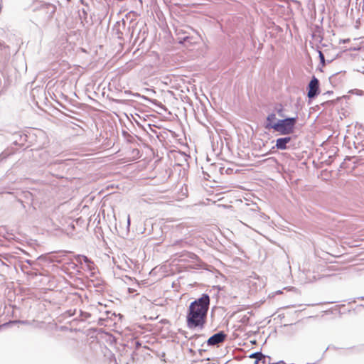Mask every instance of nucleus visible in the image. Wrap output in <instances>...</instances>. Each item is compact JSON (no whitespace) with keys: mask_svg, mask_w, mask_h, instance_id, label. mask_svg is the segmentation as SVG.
Segmentation results:
<instances>
[{"mask_svg":"<svg viewBox=\"0 0 364 364\" xmlns=\"http://www.w3.org/2000/svg\"><path fill=\"white\" fill-rule=\"evenodd\" d=\"M134 291H136L135 289H132V288H129V293H134Z\"/></svg>","mask_w":364,"mask_h":364,"instance_id":"11","label":"nucleus"},{"mask_svg":"<svg viewBox=\"0 0 364 364\" xmlns=\"http://www.w3.org/2000/svg\"><path fill=\"white\" fill-rule=\"evenodd\" d=\"M291 140V138L289 136L279 138V139H277L276 147L278 149H282V150L286 149L287 148V144L289 142H290Z\"/></svg>","mask_w":364,"mask_h":364,"instance_id":"5","label":"nucleus"},{"mask_svg":"<svg viewBox=\"0 0 364 364\" xmlns=\"http://www.w3.org/2000/svg\"><path fill=\"white\" fill-rule=\"evenodd\" d=\"M226 338V335L223 332H220L214 334L208 340L209 346H215L218 343H223Z\"/></svg>","mask_w":364,"mask_h":364,"instance_id":"4","label":"nucleus"},{"mask_svg":"<svg viewBox=\"0 0 364 364\" xmlns=\"http://www.w3.org/2000/svg\"><path fill=\"white\" fill-rule=\"evenodd\" d=\"M320 57H321V58L322 60H323V59H324L323 55L322 54V53H321V52H320Z\"/></svg>","mask_w":364,"mask_h":364,"instance_id":"13","label":"nucleus"},{"mask_svg":"<svg viewBox=\"0 0 364 364\" xmlns=\"http://www.w3.org/2000/svg\"><path fill=\"white\" fill-rule=\"evenodd\" d=\"M2 48H9V46H5L4 43H1L0 42V48L1 49Z\"/></svg>","mask_w":364,"mask_h":364,"instance_id":"10","label":"nucleus"},{"mask_svg":"<svg viewBox=\"0 0 364 364\" xmlns=\"http://www.w3.org/2000/svg\"><path fill=\"white\" fill-rule=\"evenodd\" d=\"M277 119V117H276V114H274V113H272L270 114H269L267 117V124H266V128L267 129H272V127H269V124H276L277 122H275Z\"/></svg>","mask_w":364,"mask_h":364,"instance_id":"7","label":"nucleus"},{"mask_svg":"<svg viewBox=\"0 0 364 364\" xmlns=\"http://www.w3.org/2000/svg\"><path fill=\"white\" fill-rule=\"evenodd\" d=\"M319 82L318 80L313 77L308 86V97L314 98L318 92Z\"/></svg>","mask_w":364,"mask_h":364,"instance_id":"3","label":"nucleus"},{"mask_svg":"<svg viewBox=\"0 0 364 364\" xmlns=\"http://www.w3.org/2000/svg\"><path fill=\"white\" fill-rule=\"evenodd\" d=\"M52 8H53V11L52 12L54 13L55 11L56 8L53 5L52 6Z\"/></svg>","mask_w":364,"mask_h":364,"instance_id":"12","label":"nucleus"},{"mask_svg":"<svg viewBox=\"0 0 364 364\" xmlns=\"http://www.w3.org/2000/svg\"><path fill=\"white\" fill-rule=\"evenodd\" d=\"M132 154L133 155L132 158H129V159L123 158V159H119L116 163V164H124V163H127V162H129V161H134V160H135V159H138L139 157V151L137 149H132Z\"/></svg>","mask_w":364,"mask_h":364,"instance_id":"6","label":"nucleus"},{"mask_svg":"<svg viewBox=\"0 0 364 364\" xmlns=\"http://www.w3.org/2000/svg\"><path fill=\"white\" fill-rule=\"evenodd\" d=\"M296 123V119L295 117H289L279 120L276 124H271L269 127H272V129L275 132L286 135L294 132Z\"/></svg>","mask_w":364,"mask_h":364,"instance_id":"2","label":"nucleus"},{"mask_svg":"<svg viewBox=\"0 0 364 364\" xmlns=\"http://www.w3.org/2000/svg\"><path fill=\"white\" fill-rule=\"evenodd\" d=\"M210 297L203 294L201 297L191 303L186 316V323L190 328H203L207 317Z\"/></svg>","mask_w":364,"mask_h":364,"instance_id":"1","label":"nucleus"},{"mask_svg":"<svg viewBox=\"0 0 364 364\" xmlns=\"http://www.w3.org/2000/svg\"><path fill=\"white\" fill-rule=\"evenodd\" d=\"M264 355L262 353H255L250 355L251 358H255L256 360H262L264 358Z\"/></svg>","mask_w":364,"mask_h":364,"instance_id":"8","label":"nucleus"},{"mask_svg":"<svg viewBox=\"0 0 364 364\" xmlns=\"http://www.w3.org/2000/svg\"><path fill=\"white\" fill-rule=\"evenodd\" d=\"M255 364H265L264 358L262 360H256Z\"/></svg>","mask_w":364,"mask_h":364,"instance_id":"9","label":"nucleus"}]
</instances>
